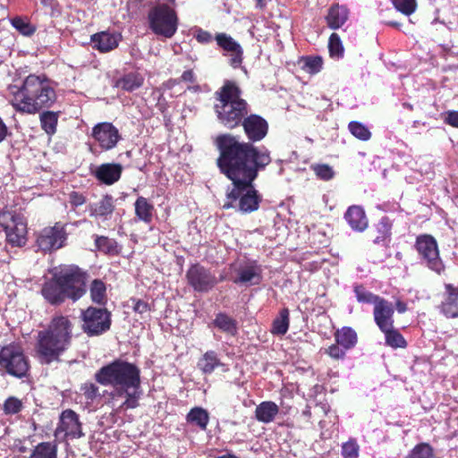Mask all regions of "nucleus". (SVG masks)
Listing matches in <instances>:
<instances>
[{"mask_svg":"<svg viewBox=\"0 0 458 458\" xmlns=\"http://www.w3.org/2000/svg\"><path fill=\"white\" fill-rule=\"evenodd\" d=\"M219 150L217 166L233 182L226 192L223 208H233L243 214L257 210L261 197L253 186L259 171L271 162L270 151L266 147H256L230 133L218 135L215 140Z\"/></svg>","mask_w":458,"mask_h":458,"instance_id":"nucleus-1","label":"nucleus"},{"mask_svg":"<svg viewBox=\"0 0 458 458\" xmlns=\"http://www.w3.org/2000/svg\"><path fill=\"white\" fill-rule=\"evenodd\" d=\"M95 379L102 386H113L110 403L116 411L139 406L140 371L136 365L115 360L98 369Z\"/></svg>","mask_w":458,"mask_h":458,"instance_id":"nucleus-2","label":"nucleus"},{"mask_svg":"<svg viewBox=\"0 0 458 458\" xmlns=\"http://www.w3.org/2000/svg\"><path fill=\"white\" fill-rule=\"evenodd\" d=\"M57 84L45 74H30L21 84L8 87L11 105L19 113L35 114L50 108L57 100Z\"/></svg>","mask_w":458,"mask_h":458,"instance_id":"nucleus-3","label":"nucleus"},{"mask_svg":"<svg viewBox=\"0 0 458 458\" xmlns=\"http://www.w3.org/2000/svg\"><path fill=\"white\" fill-rule=\"evenodd\" d=\"M72 336V327L68 318H54L46 329L38 332L35 356L39 363L49 365L60 361L71 345Z\"/></svg>","mask_w":458,"mask_h":458,"instance_id":"nucleus-4","label":"nucleus"},{"mask_svg":"<svg viewBox=\"0 0 458 458\" xmlns=\"http://www.w3.org/2000/svg\"><path fill=\"white\" fill-rule=\"evenodd\" d=\"M215 98L214 109L218 122L230 130L240 126L249 113V104L242 98V90L237 84L226 81L216 91Z\"/></svg>","mask_w":458,"mask_h":458,"instance_id":"nucleus-5","label":"nucleus"},{"mask_svg":"<svg viewBox=\"0 0 458 458\" xmlns=\"http://www.w3.org/2000/svg\"><path fill=\"white\" fill-rule=\"evenodd\" d=\"M30 361L20 344L11 343L0 350V370L17 378L27 376Z\"/></svg>","mask_w":458,"mask_h":458,"instance_id":"nucleus-6","label":"nucleus"},{"mask_svg":"<svg viewBox=\"0 0 458 458\" xmlns=\"http://www.w3.org/2000/svg\"><path fill=\"white\" fill-rule=\"evenodd\" d=\"M68 299L78 301L86 293V273L75 265H62L53 268Z\"/></svg>","mask_w":458,"mask_h":458,"instance_id":"nucleus-7","label":"nucleus"},{"mask_svg":"<svg viewBox=\"0 0 458 458\" xmlns=\"http://www.w3.org/2000/svg\"><path fill=\"white\" fill-rule=\"evenodd\" d=\"M149 29L157 36L171 38L178 28V17L174 8L166 4L152 7L148 14Z\"/></svg>","mask_w":458,"mask_h":458,"instance_id":"nucleus-8","label":"nucleus"},{"mask_svg":"<svg viewBox=\"0 0 458 458\" xmlns=\"http://www.w3.org/2000/svg\"><path fill=\"white\" fill-rule=\"evenodd\" d=\"M414 247L418 251L421 262L427 267L438 275L445 270V265L439 256L437 242L432 235H419L416 238Z\"/></svg>","mask_w":458,"mask_h":458,"instance_id":"nucleus-9","label":"nucleus"},{"mask_svg":"<svg viewBox=\"0 0 458 458\" xmlns=\"http://www.w3.org/2000/svg\"><path fill=\"white\" fill-rule=\"evenodd\" d=\"M81 319V328L89 336L100 335L111 326V314L106 309L89 307L82 310Z\"/></svg>","mask_w":458,"mask_h":458,"instance_id":"nucleus-10","label":"nucleus"},{"mask_svg":"<svg viewBox=\"0 0 458 458\" xmlns=\"http://www.w3.org/2000/svg\"><path fill=\"white\" fill-rule=\"evenodd\" d=\"M0 225L4 228L7 242L15 247H22L27 242V224L24 218L7 211H0Z\"/></svg>","mask_w":458,"mask_h":458,"instance_id":"nucleus-11","label":"nucleus"},{"mask_svg":"<svg viewBox=\"0 0 458 458\" xmlns=\"http://www.w3.org/2000/svg\"><path fill=\"white\" fill-rule=\"evenodd\" d=\"M68 233L66 225L60 222L43 228L37 235L36 244L44 252H52L65 246Z\"/></svg>","mask_w":458,"mask_h":458,"instance_id":"nucleus-12","label":"nucleus"},{"mask_svg":"<svg viewBox=\"0 0 458 458\" xmlns=\"http://www.w3.org/2000/svg\"><path fill=\"white\" fill-rule=\"evenodd\" d=\"M186 279L188 284L199 293H208L217 284L215 275L199 264L191 266L186 272Z\"/></svg>","mask_w":458,"mask_h":458,"instance_id":"nucleus-13","label":"nucleus"},{"mask_svg":"<svg viewBox=\"0 0 458 458\" xmlns=\"http://www.w3.org/2000/svg\"><path fill=\"white\" fill-rule=\"evenodd\" d=\"M241 125L249 140L247 143L251 145H253L254 142L264 140L268 133L269 127L267 121L259 114H247L241 123Z\"/></svg>","mask_w":458,"mask_h":458,"instance_id":"nucleus-14","label":"nucleus"},{"mask_svg":"<svg viewBox=\"0 0 458 458\" xmlns=\"http://www.w3.org/2000/svg\"><path fill=\"white\" fill-rule=\"evenodd\" d=\"M91 135L104 150L114 148L121 139L117 128L107 122L96 124L92 129Z\"/></svg>","mask_w":458,"mask_h":458,"instance_id":"nucleus-15","label":"nucleus"},{"mask_svg":"<svg viewBox=\"0 0 458 458\" xmlns=\"http://www.w3.org/2000/svg\"><path fill=\"white\" fill-rule=\"evenodd\" d=\"M216 44L225 51V55L228 56L229 64L236 69L242 64L243 50L241 45L226 33H217L215 37Z\"/></svg>","mask_w":458,"mask_h":458,"instance_id":"nucleus-16","label":"nucleus"},{"mask_svg":"<svg viewBox=\"0 0 458 458\" xmlns=\"http://www.w3.org/2000/svg\"><path fill=\"white\" fill-rule=\"evenodd\" d=\"M60 433H64L66 437L72 439L80 438L84 436L79 416L72 410L67 409L61 413L60 421L55 431V436L57 437Z\"/></svg>","mask_w":458,"mask_h":458,"instance_id":"nucleus-17","label":"nucleus"},{"mask_svg":"<svg viewBox=\"0 0 458 458\" xmlns=\"http://www.w3.org/2000/svg\"><path fill=\"white\" fill-rule=\"evenodd\" d=\"M50 273L52 274V277L44 283L41 288V294L50 304L59 305L68 299V295H66L60 281L55 279L53 269Z\"/></svg>","mask_w":458,"mask_h":458,"instance_id":"nucleus-18","label":"nucleus"},{"mask_svg":"<svg viewBox=\"0 0 458 458\" xmlns=\"http://www.w3.org/2000/svg\"><path fill=\"white\" fill-rule=\"evenodd\" d=\"M440 312L448 318H458V287L452 284H445L443 301L439 305Z\"/></svg>","mask_w":458,"mask_h":458,"instance_id":"nucleus-19","label":"nucleus"},{"mask_svg":"<svg viewBox=\"0 0 458 458\" xmlns=\"http://www.w3.org/2000/svg\"><path fill=\"white\" fill-rule=\"evenodd\" d=\"M394 313L392 303L383 298L374 306V321L380 330L394 326Z\"/></svg>","mask_w":458,"mask_h":458,"instance_id":"nucleus-20","label":"nucleus"},{"mask_svg":"<svg viewBox=\"0 0 458 458\" xmlns=\"http://www.w3.org/2000/svg\"><path fill=\"white\" fill-rule=\"evenodd\" d=\"M123 167L118 163H105L96 167L94 176L100 182L112 185L121 178Z\"/></svg>","mask_w":458,"mask_h":458,"instance_id":"nucleus-21","label":"nucleus"},{"mask_svg":"<svg viewBox=\"0 0 458 458\" xmlns=\"http://www.w3.org/2000/svg\"><path fill=\"white\" fill-rule=\"evenodd\" d=\"M114 210V200L111 195H105L99 200L89 203V216L101 221L108 220Z\"/></svg>","mask_w":458,"mask_h":458,"instance_id":"nucleus-22","label":"nucleus"},{"mask_svg":"<svg viewBox=\"0 0 458 458\" xmlns=\"http://www.w3.org/2000/svg\"><path fill=\"white\" fill-rule=\"evenodd\" d=\"M262 268L256 261H250L242 266L238 270L235 284H259L262 280Z\"/></svg>","mask_w":458,"mask_h":458,"instance_id":"nucleus-23","label":"nucleus"},{"mask_svg":"<svg viewBox=\"0 0 458 458\" xmlns=\"http://www.w3.org/2000/svg\"><path fill=\"white\" fill-rule=\"evenodd\" d=\"M121 35L118 33H109L102 31L91 36V42L94 47L100 52L106 53L117 47Z\"/></svg>","mask_w":458,"mask_h":458,"instance_id":"nucleus-24","label":"nucleus"},{"mask_svg":"<svg viewBox=\"0 0 458 458\" xmlns=\"http://www.w3.org/2000/svg\"><path fill=\"white\" fill-rule=\"evenodd\" d=\"M344 218L354 231L363 232L368 227V219L360 206H351L345 212Z\"/></svg>","mask_w":458,"mask_h":458,"instance_id":"nucleus-25","label":"nucleus"},{"mask_svg":"<svg viewBox=\"0 0 458 458\" xmlns=\"http://www.w3.org/2000/svg\"><path fill=\"white\" fill-rule=\"evenodd\" d=\"M349 18V10L345 5L333 4L326 16L327 26L331 30L340 29Z\"/></svg>","mask_w":458,"mask_h":458,"instance_id":"nucleus-26","label":"nucleus"},{"mask_svg":"<svg viewBox=\"0 0 458 458\" xmlns=\"http://www.w3.org/2000/svg\"><path fill=\"white\" fill-rule=\"evenodd\" d=\"M211 326L230 336H235L238 333L237 321L225 312L217 313Z\"/></svg>","mask_w":458,"mask_h":458,"instance_id":"nucleus-27","label":"nucleus"},{"mask_svg":"<svg viewBox=\"0 0 458 458\" xmlns=\"http://www.w3.org/2000/svg\"><path fill=\"white\" fill-rule=\"evenodd\" d=\"M279 411L278 406L271 401L260 403L255 409V418L262 423L272 422Z\"/></svg>","mask_w":458,"mask_h":458,"instance_id":"nucleus-28","label":"nucleus"},{"mask_svg":"<svg viewBox=\"0 0 458 458\" xmlns=\"http://www.w3.org/2000/svg\"><path fill=\"white\" fill-rule=\"evenodd\" d=\"M335 341L344 350L353 348L358 341L356 332L350 327H344L335 333Z\"/></svg>","mask_w":458,"mask_h":458,"instance_id":"nucleus-29","label":"nucleus"},{"mask_svg":"<svg viewBox=\"0 0 458 458\" xmlns=\"http://www.w3.org/2000/svg\"><path fill=\"white\" fill-rule=\"evenodd\" d=\"M135 215L139 220L149 224L153 218L154 206L144 197H139L135 203Z\"/></svg>","mask_w":458,"mask_h":458,"instance_id":"nucleus-30","label":"nucleus"},{"mask_svg":"<svg viewBox=\"0 0 458 458\" xmlns=\"http://www.w3.org/2000/svg\"><path fill=\"white\" fill-rule=\"evenodd\" d=\"M222 365L217 354L214 351L206 352L198 362L199 369L204 374H211L216 368Z\"/></svg>","mask_w":458,"mask_h":458,"instance_id":"nucleus-31","label":"nucleus"},{"mask_svg":"<svg viewBox=\"0 0 458 458\" xmlns=\"http://www.w3.org/2000/svg\"><path fill=\"white\" fill-rule=\"evenodd\" d=\"M29 458H57V445L55 442H41L34 447Z\"/></svg>","mask_w":458,"mask_h":458,"instance_id":"nucleus-32","label":"nucleus"},{"mask_svg":"<svg viewBox=\"0 0 458 458\" xmlns=\"http://www.w3.org/2000/svg\"><path fill=\"white\" fill-rule=\"evenodd\" d=\"M187 421L198 426L201 430H206L209 421L208 411L201 407L192 408L187 414Z\"/></svg>","mask_w":458,"mask_h":458,"instance_id":"nucleus-33","label":"nucleus"},{"mask_svg":"<svg viewBox=\"0 0 458 458\" xmlns=\"http://www.w3.org/2000/svg\"><path fill=\"white\" fill-rule=\"evenodd\" d=\"M39 120L41 128L47 134L53 135L55 133L58 122V113L45 111L40 114Z\"/></svg>","mask_w":458,"mask_h":458,"instance_id":"nucleus-34","label":"nucleus"},{"mask_svg":"<svg viewBox=\"0 0 458 458\" xmlns=\"http://www.w3.org/2000/svg\"><path fill=\"white\" fill-rule=\"evenodd\" d=\"M289 328V310L283 309L280 310L278 317L275 318L272 325L271 333L273 335H284Z\"/></svg>","mask_w":458,"mask_h":458,"instance_id":"nucleus-35","label":"nucleus"},{"mask_svg":"<svg viewBox=\"0 0 458 458\" xmlns=\"http://www.w3.org/2000/svg\"><path fill=\"white\" fill-rule=\"evenodd\" d=\"M90 297L93 302L105 304L106 301V287L100 279H95L90 284Z\"/></svg>","mask_w":458,"mask_h":458,"instance_id":"nucleus-36","label":"nucleus"},{"mask_svg":"<svg viewBox=\"0 0 458 458\" xmlns=\"http://www.w3.org/2000/svg\"><path fill=\"white\" fill-rule=\"evenodd\" d=\"M385 334L386 344L392 348H404L406 341L403 336L394 329V326L389 328L381 330Z\"/></svg>","mask_w":458,"mask_h":458,"instance_id":"nucleus-37","label":"nucleus"},{"mask_svg":"<svg viewBox=\"0 0 458 458\" xmlns=\"http://www.w3.org/2000/svg\"><path fill=\"white\" fill-rule=\"evenodd\" d=\"M142 83L143 78L140 74L131 72L119 80L117 86L126 91H133L141 87Z\"/></svg>","mask_w":458,"mask_h":458,"instance_id":"nucleus-38","label":"nucleus"},{"mask_svg":"<svg viewBox=\"0 0 458 458\" xmlns=\"http://www.w3.org/2000/svg\"><path fill=\"white\" fill-rule=\"evenodd\" d=\"M96 248L106 254H117L118 244L115 240L106 236L95 235Z\"/></svg>","mask_w":458,"mask_h":458,"instance_id":"nucleus-39","label":"nucleus"},{"mask_svg":"<svg viewBox=\"0 0 458 458\" xmlns=\"http://www.w3.org/2000/svg\"><path fill=\"white\" fill-rule=\"evenodd\" d=\"M353 292L357 301L360 303L373 304L374 306L382 299L380 296L366 290L361 284H356Z\"/></svg>","mask_w":458,"mask_h":458,"instance_id":"nucleus-40","label":"nucleus"},{"mask_svg":"<svg viewBox=\"0 0 458 458\" xmlns=\"http://www.w3.org/2000/svg\"><path fill=\"white\" fill-rule=\"evenodd\" d=\"M11 24L21 35L29 37L34 34L36 27L26 18L14 17L11 20Z\"/></svg>","mask_w":458,"mask_h":458,"instance_id":"nucleus-41","label":"nucleus"},{"mask_svg":"<svg viewBox=\"0 0 458 458\" xmlns=\"http://www.w3.org/2000/svg\"><path fill=\"white\" fill-rule=\"evenodd\" d=\"M407 458H436L434 450L427 443L416 445L408 454Z\"/></svg>","mask_w":458,"mask_h":458,"instance_id":"nucleus-42","label":"nucleus"},{"mask_svg":"<svg viewBox=\"0 0 458 458\" xmlns=\"http://www.w3.org/2000/svg\"><path fill=\"white\" fill-rule=\"evenodd\" d=\"M351 133L357 139L366 141L371 137V132L366 125L360 122L352 121L348 125Z\"/></svg>","mask_w":458,"mask_h":458,"instance_id":"nucleus-43","label":"nucleus"},{"mask_svg":"<svg viewBox=\"0 0 458 458\" xmlns=\"http://www.w3.org/2000/svg\"><path fill=\"white\" fill-rule=\"evenodd\" d=\"M322 64V58L319 56H307L302 59V69L310 74H315L321 70Z\"/></svg>","mask_w":458,"mask_h":458,"instance_id":"nucleus-44","label":"nucleus"},{"mask_svg":"<svg viewBox=\"0 0 458 458\" xmlns=\"http://www.w3.org/2000/svg\"><path fill=\"white\" fill-rule=\"evenodd\" d=\"M394 6L397 11L407 16L416 11V0H392Z\"/></svg>","mask_w":458,"mask_h":458,"instance_id":"nucleus-45","label":"nucleus"},{"mask_svg":"<svg viewBox=\"0 0 458 458\" xmlns=\"http://www.w3.org/2000/svg\"><path fill=\"white\" fill-rule=\"evenodd\" d=\"M328 49L331 56H335L338 58L343 56L344 47L338 34H331L328 40Z\"/></svg>","mask_w":458,"mask_h":458,"instance_id":"nucleus-46","label":"nucleus"},{"mask_svg":"<svg viewBox=\"0 0 458 458\" xmlns=\"http://www.w3.org/2000/svg\"><path fill=\"white\" fill-rule=\"evenodd\" d=\"M360 446L355 439H350L342 445V456L344 458H358Z\"/></svg>","mask_w":458,"mask_h":458,"instance_id":"nucleus-47","label":"nucleus"},{"mask_svg":"<svg viewBox=\"0 0 458 458\" xmlns=\"http://www.w3.org/2000/svg\"><path fill=\"white\" fill-rule=\"evenodd\" d=\"M312 169L315 174L323 181H329L335 176L333 168L326 164L315 165Z\"/></svg>","mask_w":458,"mask_h":458,"instance_id":"nucleus-48","label":"nucleus"},{"mask_svg":"<svg viewBox=\"0 0 458 458\" xmlns=\"http://www.w3.org/2000/svg\"><path fill=\"white\" fill-rule=\"evenodd\" d=\"M22 403L16 397L11 396L4 401L3 410L5 414H16L21 411Z\"/></svg>","mask_w":458,"mask_h":458,"instance_id":"nucleus-49","label":"nucleus"},{"mask_svg":"<svg viewBox=\"0 0 458 458\" xmlns=\"http://www.w3.org/2000/svg\"><path fill=\"white\" fill-rule=\"evenodd\" d=\"M345 351L340 344L337 343L335 344L330 345L326 352L335 360H342L345 356Z\"/></svg>","mask_w":458,"mask_h":458,"instance_id":"nucleus-50","label":"nucleus"},{"mask_svg":"<svg viewBox=\"0 0 458 458\" xmlns=\"http://www.w3.org/2000/svg\"><path fill=\"white\" fill-rule=\"evenodd\" d=\"M391 228L392 225L390 222V219L386 216H384L380 219L379 223L377 224V231L378 233L381 235H391Z\"/></svg>","mask_w":458,"mask_h":458,"instance_id":"nucleus-51","label":"nucleus"},{"mask_svg":"<svg viewBox=\"0 0 458 458\" xmlns=\"http://www.w3.org/2000/svg\"><path fill=\"white\" fill-rule=\"evenodd\" d=\"M87 399L93 400L98 395V387L93 383H86L81 387Z\"/></svg>","mask_w":458,"mask_h":458,"instance_id":"nucleus-52","label":"nucleus"},{"mask_svg":"<svg viewBox=\"0 0 458 458\" xmlns=\"http://www.w3.org/2000/svg\"><path fill=\"white\" fill-rule=\"evenodd\" d=\"M194 38L201 44H208L213 40L211 33L200 28L195 30Z\"/></svg>","mask_w":458,"mask_h":458,"instance_id":"nucleus-53","label":"nucleus"},{"mask_svg":"<svg viewBox=\"0 0 458 458\" xmlns=\"http://www.w3.org/2000/svg\"><path fill=\"white\" fill-rule=\"evenodd\" d=\"M134 305H133V310L136 313L139 314H145L148 313L150 310L149 305L148 302L142 301V300H132Z\"/></svg>","mask_w":458,"mask_h":458,"instance_id":"nucleus-54","label":"nucleus"},{"mask_svg":"<svg viewBox=\"0 0 458 458\" xmlns=\"http://www.w3.org/2000/svg\"><path fill=\"white\" fill-rule=\"evenodd\" d=\"M445 123L458 128V111H448L444 117Z\"/></svg>","mask_w":458,"mask_h":458,"instance_id":"nucleus-55","label":"nucleus"},{"mask_svg":"<svg viewBox=\"0 0 458 458\" xmlns=\"http://www.w3.org/2000/svg\"><path fill=\"white\" fill-rule=\"evenodd\" d=\"M181 79L183 81L193 82L195 80L194 73L191 70L184 71L181 76Z\"/></svg>","mask_w":458,"mask_h":458,"instance_id":"nucleus-56","label":"nucleus"},{"mask_svg":"<svg viewBox=\"0 0 458 458\" xmlns=\"http://www.w3.org/2000/svg\"><path fill=\"white\" fill-rule=\"evenodd\" d=\"M8 134V128L6 124L0 118V143L4 141Z\"/></svg>","mask_w":458,"mask_h":458,"instance_id":"nucleus-57","label":"nucleus"},{"mask_svg":"<svg viewBox=\"0 0 458 458\" xmlns=\"http://www.w3.org/2000/svg\"><path fill=\"white\" fill-rule=\"evenodd\" d=\"M72 202L75 206H81L85 202V198L76 192L72 194Z\"/></svg>","mask_w":458,"mask_h":458,"instance_id":"nucleus-58","label":"nucleus"},{"mask_svg":"<svg viewBox=\"0 0 458 458\" xmlns=\"http://www.w3.org/2000/svg\"><path fill=\"white\" fill-rule=\"evenodd\" d=\"M395 308L399 313H404L407 310L406 303L402 301H397L395 302Z\"/></svg>","mask_w":458,"mask_h":458,"instance_id":"nucleus-59","label":"nucleus"},{"mask_svg":"<svg viewBox=\"0 0 458 458\" xmlns=\"http://www.w3.org/2000/svg\"><path fill=\"white\" fill-rule=\"evenodd\" d=\"M389 238H390V236L381 235V234L379 233V235H377V236L374 239V241H373V242H374V243H376V244H385L386 241L387 239H389Z\"/></svg>","mask_w":458,"mask_h":458,"instance_id":"nucleus-60","label":"nucleus"},{"mask_svg":"<svg viewBox=\"0 0 458 458\" xmlns=\"http://www.w3.org/2000/svg\"><path fill=\"white\" fill-rule=\"evenodd\" d=\"M255 1L257 3V6L259 8H263V6H264V0H255Z\"/></svg>","mask_w":458,"mask_h":458,"instance_id":"nucleus-61","label":"nucleus"},{"mask_svg":"<svg viewBox=\"0 0 458 458\" xmlns=\"http://www.w3.org/2000/svg\"><path fill=\"white\" fill-rule=\"evenodd\" d=\"M42 4L48 5L50 4L49 0H41Z\"/></svg>","mask_w":458,"mask_h":458,"instance_id":"nucleus-62","label":"nucleus"},{"mask_svg":"<svg viewBox=\"0 0 458 458\" xmlns=\"http://www.w3.org/2000/svg\"><path fill=\"white\" fill-rule=\"evenodd\" d=\"M392 26H397V23L396 22H391L390 23Z\"/></svg>","mask_w":458,"mask_h":458,"instance_id":"nucleus-63","label":"nucleus"}]
</instances>
